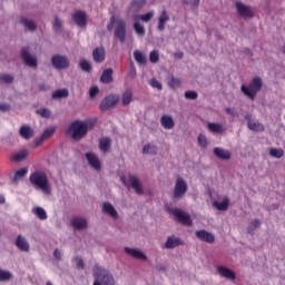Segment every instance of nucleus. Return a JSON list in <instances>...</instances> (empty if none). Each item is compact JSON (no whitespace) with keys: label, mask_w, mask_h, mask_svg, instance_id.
<instances>
[{"label":"nucleus","mask_w":285,"mask_h":285,"mask_svg":"<svg viewBox=\"0 0 285 285\" xmlns=\"http://www.w3.org/2000/svg\"><path fill=\"white\" fill-rule=\"evenodd\" d=\"M95 124H97L96 119H88L85 121L75 120L70 124L68 134L71 136L73 141H81V139L88 135V130H92V128H95Z\"/></svg>","instance_id":"f257e3e1"},{"label":"nucleus","mask_w":285,"mask_h":285,"mask_svg":"<svg viewBox=\"0 0 285 285\" xmlns=\"http://www.w3.org/2000/svg\"><path fill=\"white\" fill-rule=\"evenodd\" d=\"M29 181L32 186H36L38 190H41L45 195H50L52 189L50 188V181L46 173L36 170L29 177Z\"/></svg>","instance_id":"f03ea898"},{"label":"nucleus","mask_w":285,"mask_h":285,"mask_svg":"<svg viewBox=\"0 0 285 285\" xmlns=\"http://www.w3.org/2000/svg\"><path fill=\"white\" fill-rule=\"evenodd\" d=\"M115 23H116V27H115ZM112 29H114V36L116 37V39H118L120 43H125L126 42V20L121 18L116 19L115 16H112L109 19V23L107 24V30L111 32Z\"/></svg>","instance_id":"7ed1b4c3"},{"label":"nucleus","mask_w":285,"mask_h":285,"mask_svg":"<svg viewBox=\"0 0 285 285\" xmlns=\"http://www.w3.org/2000/svg\"><path fill=\"white\" fill-rule=\"evenodd\" d=\"M94 285H115V277L104 267H94Z\"/></svg>","instance_id":"20e7f679"},{"label":"nucleus","mask_w":285,"mask_h":285,"mask_svg":"<svg viewBox=\"0 0 285 285\" xmlns=\"http://www.w3.org/2000/svg\"><path fill=\"white\" fill-rule=\"evenodd\" d=\"M262 78L259 77H254L253 80L249 82V86L243 85L240 87V90L243 95L248 97L252 101H255V98L257 97V92L262 90Z\"/></svg>","instance_id":"39448f33"},{"label":"nucleus","mask_w":285,"mask_h":285,"mask_svg":"<svg viewBox=\"0 0 285 285\" xmlns=\"http://www.w3.org/2000/svg\"><path fill=\"white\" fill-rule=\"evenodd\" d=\"M186 193H188V184L184 178L179 177L176 180L175 187H174V199H181Z\"/></svg>","instance_id":"423d86ee"},{"label":"nucleus","mask_w":285,"mask_h":285,"mask_svg":"<svg viewBox=\"0 0 285 285\" xmlns=\"http://www.w3.org/2000/svg\"><path fill=\"white\" fill-rule=\"evenodd\" d=\"M51 63L56 70H66L70 68V61L66 56L56 55L51 58Z\"/></svg>","instance_id":"0eeeda50"},{"label":"nucleus","mask_w":285,"mask_h":285,"mask_svg":"<svg viewBox=\"0 0 285 285\" xmlns=\"http://www.w3.org/2000/svg\"><path fill=\"white\" fill-rule=\"evenodd\" d=\"M117 104H119V97L109 95L101 100L99 109L102 112H106L107 110H110V108H115Z\"/></svg>","instance_id":"6e6552de"},{"label":"nucleus","mask_w":285,"mask_h":285,"mask_svg":"<svg viewBox=\"0 0 285 285\" xmlns=\"http://www.w3.org/2000/svg\"><path fill=\"white\" fill-rule=\"evenodd\" d=\"M171 215H174V217H176L177 222H179V224H183L184 226H193V219H190V215L181 212V209H170Z\"/></svg>","instance_id":"1a4fd4ad"},{"label":"nucleus","mask_w":285,"mask_h":285,"mask_svg":"<svg viewBox=\"0 0 285 285\" xmlns=\"http://www.w3.org/2000/svg\"><path fill=\"white\" fill-rule=\"evenodd\" d=\"M236 10L243 19H253V17H255V13L250 7L244 4L243 2H236Z\"/></svg>","instance_id":"9d476101"},{"label":"nucleus","mask_w":285,"mask_h":285,"mask_svg":"<svg viewBox=\"0 0 285 285\" xmlns=\"http://www.w3.org/2000/svg\"><path fill=\"white\" fill-rule=\"evenodd\" d=\"M21 58L30 68H37V58L30 55V49L28 47L21 49Z\"/></svg>","instance_id":"9b49d317"},{"label":"nucleus","mask_w":285,"mask_h":285,"mask_svg":"<svg viewBox=\"0 0 285 285\" xmlns=\"http://www.w3.org/2000/svg\"><path fill=\"white\" fill-rule=\"evenodd\" d=\"M72 19L79 28H86L88 23V16L83 11H76L72 14Z\"/></svg>","instance_id":"f8f14e48"},{"label":"nucleus","mask_w":285,"mask_h":285,"mask_svg":"<svg viewBox=\"0 0 285 285\" xmlns=\"http://www.w3.org/2000/svg\"><path fill=\"white\" fill-rule=\"evenodd\" d=\"M218 275L220 277H224L225 279H232L235 281L237 278V276L235 275V272H233V269H229L228 267L224 266V265H219L216 268Z\"/></svg>","instance_id":"ddd939ff"},{"label":"nucleus","mask_w":285,"mask_h":285,"mask_svg":"<svg viewBox=\"0 0 285 285\" xmlns=\"http://www.w3.org/2000/svg\"><path fill=\"white\" fill-rule=\"evenodd\" d=\"M196 237L206 244H215V235H213L210 232H207L206 229L197 230Z\"/></svg>","instance_id":"4468645a"},{"label":"nucleus","mask_w":285,"mask_h":285,"mask_svg":"<svg viewBox=\"0 0 285 285\" xmlns=\"http://www.w3.org/2000/svg\"><path fill=\"white\" fill-rule=\"evenodd\" d=\"M92 57H94V61H96V63L104 62L106 59V49H104V47H97L92 51Z\"/></svg>","instance_id":"2eb2a0df"},{"label":"nucleus","mask_w":285,"mask_h":285,"mask_svg":"<svg viewBox=\"0 0 285 285\" xmlns=\"http://www.w3.org/2000/svg\"><path fill=\"white\" fill-rule=\"evenodd\" d=\"M125 253L127 255H130V257H134L135 259H142L144 262H146L148 259V257L146 256V254H144L141 250L139 249H132L130 247H125Z\"/></svg>","instance_id":"dca6fc26"},{"label":"nucleus","mask_w":285,"mask_h":285,"mask_svg":"<svg viewBox=\"0 0 285 285\" xmlns=\"http://www.w3.org/2000/svg\"><path fill=\"white\" fill-rule=\"evenodd\" d=\"M86 159L88 160L89 165L94 167L95 170H101V161H99V157H97L92 153H87Z\"/></svg>","instance_id":"f3484780"},{"label":"nucleus","mask_w":285,"mask_h":285,"mask_svg":"<svg viewBox=\"0 0 285 285\" xmlns=\"http://www.w3.org/2000/svg\"><path fill=\"white\" fill-rule=\"evenodd\" d=\"M170 21V16H168V11L163 10L158 18V30L159 32H164L166 30V22Z\"/></svg>","instance_id":"a211bd4d"},{"label":"nucleus","mask_w":285,"mask_h":285,"mask_svg":"<svg viewBox=\"0 0 285 285\" xmlns=\"http://www.w3.org/2000/svg\"><path fill=\"white\" fill-rule=\"evenodd\" d=\"M71 226H73L76 230H83L85 228H88V222L83 217H75L71 220Z\"/></svg>","instance_id":"6ab92c4d"},{"label":"nucleus","mask_w":285,"mask_h":285,"mask_svg":"<svg viewBox=\"0 0 285 285\" xmlns=\"http://www.w3.org/2000/svg\"><path fill=\"white\" fill-rule=\"evenodd\" d=\"M160 124L165 130H173V128H175V120L173 119V116H161Z\"/></svg>","instance_id":"aec40b11"},{"label":"nucleus","mask_w":285,"mask_h":285,"mask_svg":"<svg viewBox=\"0 0 285 285\" xmlns=\"http://www.w3.org/2000/svg\"><path fill=\"white\" fill-rule=\"evenodd\" d=\"M213 206H214V208H216V210H220L223 213H226V210H228V206H230V198L225 197L223 199V202L215 200L213 203Z\"/></svg>","instance_id":"412c9836"},{"label":"nucleus","mask_w":285,"mask_h":285,"mask_svg":"<svg viewBox=\"0 0 285 285\" xmlns=\"http://www.w3.org/2000/svg\"><path fill=\"white\" fill-rule=\"evenodd\" d=\"M129 181L131 184V188L137 193V195H144V187H141V183H139V178L136 176L129 175Z\"/></svg>","instance_id":"4be33fe9"},{"label":"nucleus","mask_w":285,"mask_h":285,"mask_svg":"<svg viewBox=\"0 0 285 285\" xmlns=\"http://www.w3.org/2000/svg\"><path fill=\"white\" fill-rule=\"evenodd\" d=\"M102 210L104 213H106V215L112 217V219H117L119 217L117 209H115V207L110 203H104Z\"/></svg>","instance_id":"5701e85b"},{"label":"nucleus","mask_w":285,"mask_h":285,"mask_svg":"<svg viewBox=\"0 0 285 285\" xmlns=\"http://www.w3.org/2000/svg\"><path fill=\"white\" fill-rule=\"evenodd\" d=\"M112 140L109 137H102L99 139V150L101 153H109Z\"/></svg>","instance_id":"b1692460"},{"label":"nucleus","mask_w":285,"mask_h":285,"mask_svg":"<svg viewBox=\"0 0 285 285\" xmlns=\"http://www.w3.org/2000/svg\"><path fill=\"white\" fill-rule=\"evenodd\" d=\"M16 246L23 253H28V250H30V244H28V240H26L21 235L17 237Z\"/></svg>","instance_id":"393cba45"},{"label":"nucleus","mask_w":285,"mask_h":285,"mask_svg":"<svg viewBox=\"0 0 285 285\" xmlns=\"http://www.w3.org/2000/svg\"><path fill=\"white\" fill-rule=\"evenodd\" d=\"M19 134L22 139H31V137H35V130L28 125L20 127Z\"/></svg>","instance_id":"a878e982"},{"label":"nucleus","mask_w":285,"mask_h":285,"mask_svg":"<svg viewBox=\"0 0 285 285\" xmlns=\"http://www.w3.org/2000/svg\"><path fill=\"white\" fill-rule=\"evenodd\" d=\"M177 246H184V240L178 237H168L165 243V248H177Z\"/></svg>","instance_id":"bb28decb"},{"label":"nucleus","mask_w":285,"mask_h":285,"mask_svg":"<svg viewBox=\"0 0 285 285\" xmlns=\"http://www.w3.org/2000/svg\"><path fill=\"white\" fill-rule=\"evenodd\" d=\"M207 128L208 131L213 132L214 135H222L226 130L222 124L217 122H208Z\"/></svg>","instance_id":"cd10ccee"},{"label":"nucleus","mask_w":285,"mask_h":285,"mask_svg":"<svg viewBox=\"0 0 285 285\" xmlns=\"http://www.w3.org/2000/svg\"><path fill=\"white\" fill-rule=\"evenodd\" d=\"M112 68L105 69L100 76L101 83H112Z\"/></svg>","instance_id":"c85d7f7f"},{"label":"nucleus","mask_w":285,"mask_h":285,"mask_svg":"<svg viewBox=\"0 0 285 285\" xmlns=\"http://www.w3.org/2000/svg\"><path fill=\"white\" fill-rule=\"evenodd\" d=\"M214 155L218 157V159L228 160L230 159V151L226 149H222L219 147L214 148Z\"/></svg>","instance_id":"c756f323"},{"label":"nucleus","mask_w":285,"mask_h":285,"mask_svg":"<svg viewBox=\"0 0 285 285\" xmlns=\"http://www.w3.org/2000/svg\"><path fill=\"white\" fill-rule=\"evenodd\" d=\"M55 135V127L47 128L41 137L36 141V146H39L42 141H46V139H50Z\"/></svg>","instance_id":"7c9ffc66"},{"label":"nucleus","mask_w":285,"mask_h":285,"mask_svg":"<svg viewBox=\"0 0 285 285\" xmlns=\"http://www.w3.org/2000/svg\"><path fill=\"white\" fill-rule=\"evenodd\" d=\"M247 127L254 132H264V126L262 125V122L248 120Z\"/></svg>","instance_id":"2f4dec72"},{"label":"nucleus","mask_w":285,"mask_h":285,"mask_svg":"<svg viewBox=\"0 0 285 285\" xmlns=\"http://www.w3.org/2000/svg\"><path fill=\"white\" fill-rule=\"evenodd\" d=\"M134 59H135V61H137V63H139V66H146V63L148 61L146 59V56L139 50L134 51Z\"/></svg>","instance_id":"473e14b6"},{"label":"nucleus","mask_w":285,"mask_h":285,"mask_svg":"<svg viewBox=\"0 0 285 285\" xmlns=\"http://www.w3.org/2000/svg\"><path fill=\"white\" fill-rule=\"evenodd\" d=\"M132 101V89H126L122 94V106H130Z\"/></svg>","instance_id":"72a5a7b5"},{"label":"nucleus","mask_w":285,"mask_h":285,"mask_svg":"<svg viewBox=\"0 0 285 285\" xmlns=\"http://www.w3.org/2000/svg\"><path fill=\"white\" fill-rule=\"evenodd\" d=\"M68 89H58L52 92V99H66L68 98Z\"/></svg>","instance_id":"f704fd0d"},{"label":"nucleus","mask_w":285,"mask_h":285,"mask_svg":"<svg viewBox=\"0 0 285 285\" xmlns=\"http://www.w3.org/2000/svg\"><path fill=\"white\" fill-rule=\"evenodd\" d=\"M157 150H158L157 146L153 144H147L142 148L144 155H157Z\"/></svg>","instance_id":"c9c22d12"},{"label":"nucleus","mask_w":285,"mask_h":285,"mask_svg":"<svg viewBox=\"0 0 285 285\" xmlns=\"http://www.w3.org/2000/svg\"><path fill=\"white\" fill-rule=\"evenodd\" d=\"M21 23H22V26L27 27L28 30H30L31 32H35L37 30V24L32 20L21 18Z\"/></svg>","instance_id":"e433bc0d"},{"label":"nucleus","mask_w":285,"mask_h":285,"mask_svg":"<svg viewBox=\"0 0 285 285\" xmlns=\"http://www.w3.org/2000/svg\"><path fill=\"white\" fill-rule=\"evenodd\" d=\"M33 214L38 217V219H48V214L46 213V209H43L42 207H36L33 209Z\"/></svg>","instance_id":"4c0bfd02"},{"label":"nucleus","mask_w":285,"mask_h":285,"mask_svg":"<svg viewBox=\"0 0 285 285\" xmlns=\"http://www.w3.org/2000/svg\"><path fill=\"white\" fill-rule=\"evenodd\" d=\"M168 86H169V88H173V90H175L177 88H181V79L171 77L168 80Z\"/></svg>","instance_id":"58836bf2"},{"label":"nucleus","mask_w":285,"mask_h":285,"mask_svg":"<svg viewBox=\"0 0 285 285\" xmlns=\"http://www.w3.org/2000/svg\"><path fill=\"white\" fill-rule=\"evenodd\" d=\"M271 157H274L275 159H282L284 157V149H278V148H272L269 150Z\"/></svg>","instance_id":"ea45409f"},{"label":"nucleus","mask_w":285,"mask_h":285,"mask_svg":"<svg viewBox=\"0 0 285 285\" xmlns=\"http://www.w3.org/2000/svg\"><path fill=\"white\" fill-rule=\"evenodd\" d=\"M134 30L138 37H144L146 35V28H144L139 22L134 23Z\"/></svg>","instance_id":"a19ab883"},{"label":"nucleus","mask_w":285,"mask_h":285,"mask_svg":"<svg viewBox=\"0 0 285 285\" xmlns=\"http://www.w3.org/2000/svg\"><path fill=\"white\" fill-rule=\"evenodd\" d=\"M28 158V150H21L18 154H14L12 159L13 161H23V159Z\"/></svg>","instance_id":"79ce46f5"},{"label":"nucleus","mask_w":285,"mask_h":285,"mask_svg":"<svg viewBox=\"0 0 285 285\" xmlns=\"http://www.w3.org/2000/svg\"><path fill=\"white\" fill-rule=\"evenodd\" d=\"M262 226V220L261 219H254L250 222L247 230L248 233H253L254 230H257Z\"/></svg>","instance_id":"37998d69"},{"label":"nucleus","mask_w":285,"mask_h":285,"mask_svg":"<svg viewBox=\"0 0 285 285\" xmlns=\"http://www.w3.org/2000/svg\"><path fill=\"white\" fill-rule=\"evenodd\" d=\"M28 175V168L23 167L16 171L13 176V181H17L18 179H21V177H26Z\"/></svg>","instance_id":"c03bdc74"},{"label":"nucleus","mask_w":285,"mask_h":285,"mask_svg":"<svg viewBox=\"0 0 285 285\" xmlns=\"http://www.w3.org/2000/svg\"><path fill=\"white\" fill-rule=\"evenodd\" d=\"M12 274L8 271L0 269V282H10Z\"/></svg>","instance_id":"a18cd8bd"},{"label":"nucleus","mask_w":285,"mask_h":285,"mask_svg":"<svg viewBox=\"0 0 285 285\" xmlns=\"http://www.w3.org/2000/svg\"><path fill=\"white\" fill-rule=\"evenodd\" d=\"M52 26L55 32H61V30L63 29V24L61 23V20H59L58 16L55 17Z\"/></svg>","instance_id":"49530a36"},{"label":"nucleus","mask_w":285,"mask_h":285,"mask_svg":"<svg viewBox=\"0 0 285 285\" xmlns=\"http://www.w3.org/2000/svg\"><path fill=\"white\" fill-rule=\"evenodd\" d=\"M79 66L83 72H90L92 70V66L86 59H81Z\"/></svg>","instance_id":"de8ad7c7"},{"label":"nucleus","mask_w":285,"mask_h":285,"mask_svg":"<svg viewBox=\"0 0 285 285\" xmlns=\"http://www.w3.org/2000/svg\"><path fill=\"white\" fill-rule=\"evenodd\" d=\"M146 6V0H132L131 8L134 10H141Z\"/></svg>","instance_id":"09e8293b"},{"label":"nucleus","mask_w":285,"mask_h":285,"mask_svg":"<svg viewBox=\"0 0 285 285\" xmlns=\"http://www.w3.org/2000/svg\"><path fill=\"white\" fill-rule=\"evenodd\" d=\"M149 61L151 63H158L159 62V51L153 50L149 53Z\"/></svg>","instance_id":"8fccbe9b"},{"label":"nucleus","mask_w":285,"mask_h":285,"mask_svg":"<svg viewBox=\"0 0 285 285\" xmlns=\"http://www.w3.org/2000/svg\"><path fill=\"white\" fill-rule=\"evenodd\" d=\"M36 112L37 115H40V117H42L43 119H50L51 112L49 109L40 108Z\"/></svg>","instance_id":"3c124183"},{"label":"nucleus","mask_w":285,"mask_h":285,"mask_svg":"<svg viewBox=\"0 0 285 285\" xmlns=\"http://www.w3.org/2000/svg\"><path fill=\"white\" fill-rule=\"evenodd\" d=\"M154 17H155V11H149L145 14L139 16V19L148 23V21H151Z\"/></svg>","instance_id":"603ef678"},{"label":"nucleus","mask_w":285,"mask_h":285,"mask_svg":"<svg viewBox=\"0 0 285 285\" xmlns=\"http://www.w3.org/2000/svg\"><path fill=\"white\" fill-rule=\"evenodd\" d=\"M198 144H199V146H202V148L208 147V139L206 138V136H204V134H200L198 136Z\"/></svg>","instance_id":"864d4df0"},{"label":"nucleus","mask_w":285,"mask_h":285,"mask_svg":"<svg viewBox=\"0 0 285 285\" xmlns=\"http://www.w3.org/2000/svg\"><path fill=\"white\" fill-rule=\"evenodd\" d=\"M149 83H150V87L151 88H157V90H163V86H161V82H159V80H157V79H155V78H153L150 81H149Z\"/></svg>","instance_id":"5fc2aeb1"},{"label":"nucleus","mask_w":285,"mask_h":285,"mask_svg":"<svg viewBox=\"0 0 285 285\" xmlns=\"http://www.w3.org/2000/svg\"><path fill=\"white\" fill-rule=\"evenodd\" d=\"M0 81H3L4 83H12L14 81V77L10 75H2L0 76Z\"/></svg>","instance_id":"6e6d98bb"},{"label":"nucleus","mask_w":285,"mask_h":285,"mask_svg":"<svg viewBox=\"0 0 285 285\" xmlns=\"http://www.w3.org/2000/svg\"><path fill=\"white\" fill-rule=\"evenodd\" d=\"M99 95V87H91L89 90V97L95 99Z\"/></svg>","instance_id":"4d7b16f0"},{"label":"nucleus","mask_w":285,"mask_h":285,"mask_svg":"<svg viewBox=\"0 0 285 285\" xmlns=\"http://www.w3.org/2000/svg\"><path fill=\"white\" fill-rule=\"evenodd\" d=\"M129 77H131V79H135L137 77V68H135V65L131 62L130 63V70H129Z\"/></svg>","instance_id":"13d9d810"},{"label":"nucleus","mask_w":285,"mask_h":285,"mask_svg":"<svg viewBox=\"0 0 285 285\" xmlns=\"http://www.w3.org/2000/svg\"><path fill=\"white\" fill-rule=\"evenodd\" d=\"M197 97H198L197 91H186L185 92L186 99H197Z\"/></svg>","instance_id":"bf43d9fd"},{"label":"nucleus","mask_w":285,"mask_h":285,"mask_svg":"<svg viewBox=\"0 0 285 285\" xmlns=\"http://www.w3.org/2000/svg\"><path fill=\"white\" fill-rule=\"evenodd\" d=\"M75 262H76V266H77V268H79V269H83V258H81L80 256H77L76 258H75Z\"/></svg>","instance_id":"052dcab7"},{"label":"nucleus","mask_w":285,"mask_h":285,"mask_svg":"<svg viewBox=\"0 0 285 285\" xmlns=\"http://www.w3.org/2000/svg\"><path fill=\"white\" fill-rule=\"evenodd\" d=\"M10 105L9 104H0V110L2 111V112H8V111H10Z\"/></svg>","instance_id":"680f3d73"},{"label":"nucleus","mask_w":285,"mask_h":285,"mask_svg":"<svg viewBox=\"0 0 285 285\" xmlns=\"http://www.w3.org/2000/svg\"><path fill=\"white\" fill-rule=\"evenodd\" d=\"M53 257H55L56 259H61V250L55 249V252H53Z\"/></svg>","instance_id":"e2e57ef3"},{"label":"nucleus","mask_w":285,"mask_h":285,"mask_svg":"<svg viewBox=\"0 0 285 285\" xmlns=\"http://www.w3.org/2000/svg\"><path fill=\"white\" fill-rule=\"evenodd\" d=\"M225 112H227V115H230L232 117H235V109L233 108H226Z\"/></svg>","instance_id":"0e129e2a"},{"label":"nucleus","mask_w":285,"mask_h":285,"mask_svg":"<svg viewBox=\"0 0 285 285\" xmlns=\"http://www.w3.org/2000/svg\"><path fill=\"white\" fill-rule=\"evenodd\" d=\"M38 88H39V90L42 91V92H46V90H48V87H46L45 83H40V85L38 86Z\"/></svg>","instance_id":"69168bd1"},{"label":"nucleus","mask_w":285,"mask_h":285,"mask_svg":"<svg viewBox=\"0 0 285 285\" xmlns=\"http://www.w3.org/2000/svg\"><path fill=\"white\" fill-rule=\"evenodd\" d=\"M175 57H177L178 59H184V52L179 51L175 53Z\"/></svg>","instance_id":"338daca9"},{"label":"nucleus","mask_w":285,"mask_h":285,"mask_svg":"<svg viewBox=\"0 0 285 285\" xmlns=\"http://www.w3.org/2000/svg\"><path fill=\"white\" fill-rule=\"evenodd\" d=\"M156 268H157L158 271H166V267L163 266V265H157Z\"/></svg>","instance_id":"774afa93"}]
</instances>
